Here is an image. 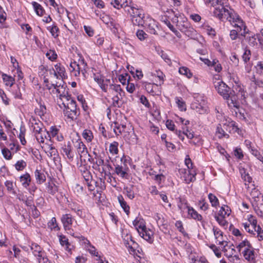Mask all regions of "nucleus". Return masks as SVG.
<instances>
[{"instance_id":"13d9d810","label":"nucleus","mask_w":263,"mask_h":263,"mask_svg":"<svg viewBox=\"0 0 263 263\" xmlns=\"http://www.w3.org/2000/svg\"><path fill=\"white\" fill-rule=\"evenodd\" d=\"M0 97L5 105L8 106L10 104V99L7 97L4 90L2 89H0Z\"/></svg>"},{"instance_id":"f8f14e48","label":"nucleus","mask_w":263,"mask_h":263,"mask_svg":"<svg viewBox=\"0 0 263 263\" xmlns=\"http://www.w3.org/2000/svg\"><path fill=\"white\" fill-rule=\"evenodd\" d=\"M61 149V154L65 158L70 161H72L73 160L74 152L70 141H69L64 143L62 146Z\"/></svg>"},{"instance_id":"a211bd4d","label":"nucleus","mask_w":263,"mask_h":263,"mask_svg":"<svg viewBox=\"0 0 263 263\" xmlns=\"http://www.w3.org/2000/svg\"><path fill=\"white\" fill-rule=\"evenodd\" d=\"M134 3L131 0H114L111 2V4L114 8L118 9L123 8L124 10L127 9Z\"/></svg>"},{"instance_id":"de8ad7c7","label":"nucleus","mask_w":263,"mask_h":263,"mask_svg":"<svg viewBox=\"0 0 263 263\" xmlns=\"http://www.w3.org/2000/svg\"><path fill=\"white\" fill-rule=\"evenodd\" d=\"M11 91L15 99H22V92L21 91V89H20V86L18 85L14 86L12 88Z\"/></svg>"},{"instance_id":"a878e982","label":"nucleus","mask_w":263,"mask_h":263,"mask_svg":"<svg viewBox=\"0 0 263 263\" xmlns=\"http://www.w3.org/2000/svg\"><path fill=\"white\" fill-rule=\"evenodd\" d=\"M31 126L32 128L34 135L35 134H37L42 132L43 130H46L43 124L39 120H36L35 119H32L31 121Z\"/></svg>"},{"instance_id":"774afa93","label":"nucleus","mask_w":263,"mask_h":263,"mask_svg":"<svg viewBox=\"0 0 263 263\" xmlns=\"http://www.w3.org/2000/svg\"><path fill=\"white\" fill-rule=\"evenodd\" d=\"M254 233L257 234V236L259 241L263 240V230L259 226L256 227V229H254Z\"/></svg>"},{"instance_id":"6e6552de","label":"nucleus","mask_w":263,"mask_h":263,"mask_svg":"<svg viewBox=\"0 0 263 263\" xmlns=\"http://www.w3.org/2000/svg\"><path fill=\"white\" fill-rule=\"evenodd\" d=\"M63 112L65 117L71 120H76L80 114V109L77 108L76 102L70 104L69 106L65 107Z\"/></svg>"},{"instance_id":"9b49d317","label":"nucleus","mask_w":263,"mask_h":263,"mask_svg":"<svg viewBox=\"0 0 263 263\" xmlns=\"http://www.w3.org/2000/svg\"><path fill=\"white\" fill-rule=\"evenodd\" d=\"M205 4L214 7L213 12V15L216 17L215 12L216 9H221L222 8L224 10H228L230 7L227 5L228 0H203Z\"/></svg>"},{"instance_id":"680f3d73","label":"nucleus","mask_w":263,"mask_h":263,"mask_svg":"<svg viewBox=\"0 0 263 263\" xmlns=\"http://www.w3.org/2000/svg\"><path fill=\"white\" fill-rule=\"evenodd\" d=\"M191 263H209L204 257L194 256L191 258Z\"/></svg>"},{"instance_id":"69168bd1","label":"nucleus","mask_w":263,"mask_h":263,"mask_svg":"<svg viewBox=\"0 0 263 263\" xmlns=\"http://www.w3.org/2000/svg\"><path fill=\"white\" fill-rule=\"evenodd\" d=\"M178 207L181 211L187 209V212L189 211V208H191L185 200H180V202L178 204Z\"/></svg>"},{"instance_id":"6e6d98bb","label":"nucleus","mask_w":263,"mask_h":263,"mask_svg":"<svg viewBox=\"0 0 263 263\" xmlns=\"http://www.w3.org/2000/svg\"><path fill=\"white\" fill-rule=\"evenodd\" d=\"M49 135H48V137L49 139L51 140V138H54L56 136L60 133L59 129L57 127L55 126H52L50 127V129L49 131Z\"/></svg>"},{"instance_id":"1a4fd4ad","label":"nucleus","mask_w":263,"mask_h":263,"mask_svg":"<svg viewBox=\"0 0 263 263\" xmlns=\"http://www.w3.org/2000/svg\"><path fill=\"white\" fill-rule=\"evenodd\" d=\"M61 220L65 230L68 233L73 235V228H76V226H73L74 219L72 218V216L68 214H64L62 216Z\"/></svg>"},{"instance_id":"bf43d9fd","label":"nucleus","mask_w":263,"mask_h":263,"mask_svg":"<svg viewBox=\"0 0 263 263\" xmlns=\"http://www.w3.org/2000/svg\"><path fill=\"white\" fill-rule=\"evenodd\" d=\"M179 72L182 75L185 76L187 78H191L193 74L190 69L186 67H181L179 69Z\"/></svg>"},{"instance_id":"412c9836","label":"nucleus","mask_w":263,"mask_h":263,"mask_svg":"<svg viewBox=\"0 0 263 263\" xmlns=\"http://www.w3.org/2000/svg\"><path fill=\"white\" fill-rule=\"evenodd\" d=\"M245 258L250 263H255L256 254L255 253L254 248L251 246L249 249H245L242 251Z\"/></svg>"},{"instance_id":"c85d7f7f","label":"nucleus","mask_w":263,"mask_h":263,"mask_svg":"<svg viewBox=\"0 0 263 263\" xmlns=\"http://www.w3.org/2000/svg\"><path fill=\"white\" fill-rule=\"evenodd\" d=\"M124 244L130 254L135 253V248L137 244L132 239L131 236H127V239H124Z\"/></svg>"},{"instance_id":"6ab92c4d","label":"nucleus","mask_w":263,"mask_h":263,"mask_svg":"<svg viewBox=\"0 0 263 263\" xmlns=\"http://www.w3.org/2000/svg\"><path fill=\"white\" fill-rule=\"evenodd\" d=\"M244 37L248 45L253 47H257L258 43L257 39L259 37L257 35H255L254 33L251 32L249 30V33L245 34V36H242Z\"/></svg>"},{"instance_id":"0eeeda50","label":"nucleus","mask_w":263,"mask_h":263,"mask_svg":"<svg viewBox=\"0 0 263 263\" xmlns=\"http://www.w3.org/2000/svg\"><path fill=\"white\" fill-rule=\"evenodd\" d=\"M32 254L36 258L39 263H50L46 256V253L42 248L37 244L32 243L30 246Z\"/></svg>"},{"instance_id":"393cba45","label":"nucleus","mask_w":263,"mask_h":263,"mask_svg":"<svg viewBox=\"0 0 263 263\" xmlns=\"http://www.w3.org/2000/svg\"><path fill=\"white\" fill-rule=\"evenodd\" d=\"M48 135H49V132L46 129L37 134H35L34 136L38 143H39L41 146L43 145L44 143H46L47 140H51L49 139Z\"/></svg>"},{"instance_id":"f704fd0d","label":"nucleus","mask_w":263,"mask_h":263,"mask_svg":"<svg viewBox=\"0 0 263 263\" xmlns=\"http://www.w3.org/2000/svg\"><path fill=\"white\" fill-rule=\"evenodd\" d=\"M146 90L148 92L152 93L153 95H156L157 90L158 89V85L155 84H151L148 82L144 83Z\"/></svg>"},{"instance_id":"9d476101","label":"nucleus","mask_w":263,"mask_h":263,"mask_svg":"<svg viewBox=\"0 0 263 263\" xmlns=\"http://www.w3.org/2000/svg\"><path fill=\"white\" fill-rule=\"evenodd\" d=\"M214 85L218 93L223 97V98H228L229 93L231 91L230 88L220 80L214 82Z\"/></svg>"},{"instance_id":"c756f323","label":"nucleus","mask_w":263,"mask_h":263,"mask_svg":"<svg viewBox=\"0 0 263 263\" xmlns=\"http://www.w3.org/2000/svg\"><path fill=\"white\" fill-rule=\"evenodd\" d=\"M133 224L138 233L140 230L143 229L146 227L144 220L140 217H136L133 221Z\"/></svg>"},{"instance_id":"4468645a","label":"nucleus","mask_w":263,"mask_h":263,"mask_svg":"<svg viewBox=\"0 0 263 263\" xmlns=\"http://www.w3.org/2000/svg\"><path fill=\"white\" fill-rule=\"evenodd\" d=\"M41 147L50 158H54L55 156L58 154V151L53 146L51 140H47L46 143H44L43 145H41Z\"/></svg>"},{"instance_id":"338daca9","label":"nucleus","mask_w":263,"mask_h":263,"mask_svg":"<svg viewBox=\"0 0 263 263\" xmlns=\"http://www.w3.org/2000/svg\"><path fill=\"white\" fill-rule=\"evenodd\" d=\"M251 247V245L250 242L247 239H245L238 245L237 248L239 249V251L240 252L242 249H249Z\"/></svg>"},{"instance_id":"bb28decb","label":"nucleus","mask_w":263,"mask_h":263,"mask_svg":"<svg viewBox=\"0 0 263 263\" xmlns=\"http://www.w3.org/2000/svg\"><path fill=\"white\" fill-rule=\"evenodd\" d=\"M57 93L59 96V98H60L68 93V88H67L66 85L64 84H60L59 85L56 84L55 86H54L53 93Z\"/></svg>"},{"instance_id":"5701e85b","label":"nucleus","mask_w":263,"mask_h":263,"mask_svg":"<svg viewBox=\"0 0 263 263\" xmlns=\"http://www.w3.org/2000/svg\"><path fill=\"white\" fill-rule=\"evenodd\" d=\"M143 26H144L147 31L150 33L155 34L157 32L156 28L157 25L155 21L151 18H147L144 20V24Z\"/></svg>"},{"instance_id":"79ce46f5","label":"nucleus","mask_w":263,"mask_h":263,"mask_svg":"<svg viewBox=\"0 0 263 263\" xmlns=\"http://www.w3.org/2000/svg\"><path fill=\"white\" fill-rule=\"evenodd\" d=\"M202 28L204 31L209 35L213 37L216 34V31L214 29L211 27L209 24L204 23L202 25Z\"/></svg>"},{"instance_id":"e2e57ef3","label":"nucleus","mask_w":263,"mask_h":263,"mask_svg":"<svg viewBox=\"0 0 263 263\" xmlns=\"http://www.w3.org/2000/svg\"><path fill=\"white\" fill-rule=\"evenodd\" d=\"M251 56V52L250 50L246 48L245 49V51L243 53V55L242 56L243 61L245 63H247L248 62H249L250 58Z\"/></svg>"},{"instance_id":"f03ea898","label":"nucleus","mask_w":263,"mask_h":263,"mask_svg":"<svg viewBox=\"0 0 263 263\" xmlns=\"http://www.w3.org/2000/svg\"><path fill=\"white\" fill-rule=\"evenodd\" d=\"M125 12L130 15L132 23L136 26H143L144 24V13L142 9L139 8L136 5L133 4Z\"/></svg>"},{"instance_id":"ea45409f","label":"nucleus","mask_w":263,"mask_h":263,"mask_svg":"<svg viewBox=\"0 0 263 263\" xmlns=\"http://www.w3.org/2000/svg\"><path fill=\"white\" fill-rule=\"evenodd\" d=\"M224 128H222L220 124H219L217 126L216 131V136L219 139H221L222 138H228L229 136L227 134L224 130Z\"/></svg>"},{"instance_id":"58836bf2","label":"nucleus","mask_w":263,"mask_h":263,"mask_svg":"<svg viewBox=\"0 0 263 263\" xmlns=\"http://www.w3.org/2000/svg\"><path fill=\"white\" fill-rule=\"evenodd\" d=\"M4 184L6 187L7 191L13 195H16V192L14 189L15 184L12 180H6Z\"/></svg>"},{"instance_id":"e433bc0d","label":"nucleus","mask_w":263,"mask_h":263,"mask_svg":"<svg viewBox=\"0 0 263 263\" xmlns=\"http://www.w3.org/2000/svg\"><path fill=\"white\" fill-rule=\"evenodd\" d=\"M125 127L126 126L125 125H119L117 122L114 123V125H111V128L117 136L121 134L125 130Z\"/></svg>"},{"instance_id":"4be33fe9","label":"nucleus","mask_w":263,"mask_h":263,"mask_svg":"<svg viewBox=\"0 0 263 263\" xmlns=\"http://www.w3.org/2000/svg\"><path fill=\"white\" fill-rule=\"evenodd\" d=\"M139 235L149 243H152L154 241V232L149 229L145 227L144 229L140 230L138 233Z\"/></svg>"},{"instance_id":"052dcab7","label":"nucleus","mask_w":263,"mask_h":263,"mask_svg":"<svg viewBox=\"0 0 263 263\" xmlns=\"http://www.w3.org/2000/svg\"><path fill=\"white\" fill-rule=\"evenodd\" d=\"M231 210L228 206H222L219 211L218 214L219 215L223 216H229L230 214Z\"/></svg>"},{"instance_id":"2f4dec72","label":"nucleus","mask_w":263,"mask_h":263,"mask_svg":"<svg viewBox=\"0 0 263 263\" xmlns=\"http://www.w3.org/2000/svg\"><path fill=\"white\" fill-rule=\"evenodd\" d=\"M77 152L80 155V158H82L83 156H86L87 155H89L88 154L87 148L84 143L81 141H77Z\"/></svg>"},{"instance_id":"a18cd8bd","label":"nucleus","mask_w":263,"mask_h":263,"mask_svg":"<svg viewBox=\"0 0 263 263\" xmlns=\"http://www.w3.org/2000/svg\"><path fill=\"white\" fill-rule=\"evenodd\" d=\"M27 166V162L24 160H17L14 164L15 169L18 171H23Z\"/></svg>"},{"instance_id":"c03bdc74","label":"nucleus","mask_w":263,"mask_h":263,"mask_svg":"<svg viewBox=\"0 0 263 263\" xmlns=\"http://www.w3.org/2000/svg\"><path fill=\"white\" fill-rule=\"evenodd\" d=\"M47 225L48 228H49L51 231H58L60 229L55 217H52L48 222Z\"/></svg>"},{"instance_id":"09e8293b","label":"nucleus","mask_w":263,"mask_h":263,"mask_svg":"<svg viewBox=\"0 0 263 263\" xmlns=\"http://www.w3.org/2000/svg\"><path fill=\"white\" fill-rule=\"evenodd\" d=\"M239 172L243 181L246 182H251L252 178L249 176V174L246 172V170L243 167H240Z\"/></svg>"},{"instance_id":"37998d69","label":"nucleus","mask_w":263,"mask_h":263,"mask_svg":"<svg viewBox=\"0 0 263 263\" xmlns=\"http://www.w3.org/2000/svg\"><path fill=\"white\" fill-rule=\"evenodd\" d=\"M34 176L36 180V182L39 184H42L46 180V177L44 173L40 171L36 170L34 172Z\"/></svg>"},{"instance_id":"603ef678","label":"nucleus","mask_w":263,"mask_h":263,"mask_svg":"<svg viewBox=\"0 0 263 263\" xmlns=\"http://www.w3.org/2000/svg\"><path fill=\"white\" fill-rule=\"evenodd\" d=\"M115 172L122 178H125L127 175L126 170L123 168V166L119 165L116 166Z\"/></svg>"},{"instance_id":"423d86ee","label":"nucleus","mask_w":263,"mask_h":263,"mask_svg":"<svg viewBox=\"0 0 263 263\" xmlns=\"http://www.w3.org/2000/svg\"><path fill=\"white\" fill-rule=\"evenodd\" d=\"M172 21L173 23L176 24L179 30L184 32L188 36H191L194 34L195 30L190 27V24L187 21H179L176 15L172 18Z\"/></svg>"},{"instance_id":"3c124183","label":"nucleus","mask_w":263,"mask_h":263,"mask_svg":"<svg viewBox=\"0 0 263 263\" xmlns=\"http://www.w3.org/2000/svg\"><path fill=\"white\" fill-rule=\"evenodd\" d=\"M216 220L222 227H227L228 222L225 219V216L219 215L218 214L214 216Z\"/></svg>"},{"instance_id":"7c9ffc66","label":"nucleus","mask_w":263,"mask_h":263,"mask_svg":"<svg viewBox=\"0 0 263 263\" xmlns=\"http://www.w3.org/2000/svg\"><path fill=\"white\" fill-rule=\"evenodd\" d=\"M2 77L3 80V82L6 86H9L10 87H12L14 84L15 83V76L14 77L9 76L7 74L2 73Z\"/></svg>"},{"instance_id":"b1692460","label":"nucleus","mask_w":263,"mask_h":263,"mask_svg":"<svg viewBox=\"0 0 263 263\" xmlns=\"http://www.w3.org/2000/svg\"><path fill=\"white\" fill-rule=\"evenodd\" d=\"M31 180V176L28 172H25L18 177V180L21 185L23 187L26 189H27L30 185Z\"/></svg>"},{"instance_id":"473e14b6","label":"nucleus","mask_w":263,"mask_h":263,"mask_svg":"<svg viewBox=\"0 0 263 263\" xmlns=\"http://www.w3.org/2000/svg\"><path fill=\"white\" fill-rule=\"evenodd\" d=\"M108 91L113 96H118L120 93H121V95L124 94V92L121 89L120 85L118 84H112L109 85Z\"/></svg>"},{"instance_id":"49530a36","label":"nucleus","mask_w":263,"mask_h":263,"mask_svg":"<svg viewBox=\"0 0 263 263\" xmlns=\"http://www.w3.org/2000/svg\"><path fill=\"white\" fill-rule=\"evenodd\" d=\"M82 137L87 142L92 141L93 138V133L90 129H84L82 134Z\"/></svg>"},{"instance_id":"8fccbe9b","label":"nucleus","mask_w":263,"mask_h":263,"mask_svg":"<svg viewBox=\"0 0 263 263\" xmlns=\"http://www.w3.org/2000/svg\"><path fill=\"white\" fill-rule=\"evenodd\" d=\"M118 142L114 141L110 143L109 146V153L112 155H116L118 154Z\"/></svg>"},{"instance_id":"7ed1b4c3","label":"nucleus","mask_w":263,"mask_h":263,"mask_svg":"<svg viewBox=\"0 0 263 263\" xmlns=\"http://www.w3.org/2000/svg\"><path fill=\"white\" fill-rule=\"evenodd\" d=\"M229 96L228 98H224L227 100L229 107L231 108H235L238 109L240 106L239 100H243L245 98V92L239 87L238 92H236L233 90L229 93Z\"/></svg>"},{"instance_id":"20e7f679","label":"nucleus","mask_w":263,"mask_h":263,"mask_svg":"<svg viewBox=\"0 0 263 263\" xmlns=\"http://www.w3.org/2000/svg\"><path fill=\"white\" fill-rule=\"evenodd\" d=\"M191 108L200 114H204L208 111L205 101L203 97L199 95H196L194 97Z\"/></svg>"},{"instance_id":"72a5a7b5","label":"nucleus","mask_w":263,"mask_h":263,"mask_svg":"<svg viewBox=\"0 0 263 263\" xmlns=\"http://www.w3.org/2000/svg\"><path fill=\"white\" fill-rule=\"evenodd\" d=\"M47 29L50 32L53 38L57 39L59 36L60 29L57 26L55 23H53L52 25L47 27Z\"/></svg>"},{"instance_id":"dca6fc26","label":"nucleus","mask_w":263,"mask_h":263,"mask_svg":"<svg viewBox=\"0 0 263 263\" xmlns=\"http://www.w3.org/2000/svg\"><path fill=\"white\" fill-rule=\"evenodd\" d=\"M213 231L217 242L220 246H223L224 247V250L227 251L226 247L228 242L223 239V232L218 228L216 227H213Z\"/></svg>"},{"instance_id":"0e129e2a","label":"nucleus","mask_w":263,"mask_h":263,"mask_svg":"<svg viewBox=\"0 0 263 263\" xmlns=\"http://www.w3.org/2000/svg\"><path fill=\"white\" fill-rule=\"evenodd\" d=\"M2 153L6 160H11L12 158V154L7 148H3L2 149Z\"/></svg>"},{"instance_id":"ddd939ff","label":"nucleus","mask_w":263,"mask_h":263,"mask_svg":"<svg viewBox=\"0 0 263 263\" xmlns=\"http://www.w3.org/2000/svg\"><path fill=\"white\" fill-rule=\"evenodd\" d=\"M179 173L181 177L186 183H190L196 180V172L195 169L187 170L186 168L179 170Z\"/></svg>"},{"instance_id":"39448f33","label":"nucleus","mask_w":263,"mask_h":263,"mask_svg":"<svg viewBox=\"0 0 263 263\" xmlns=\"http://www.w3.org/2000/svg\"><path fill=\"white\" fill-rule=\"evenodd\" d=\"M71 66L73 67V69L76 68H77V71H75V77L79 76L81 73L84 78H87L89 67L82 55H79V59L78 62L74 61L71 63Z\"/></svg>"},{"instance_id":"aec40b11","label":"nucleus","mask_w":263,"mask_h":263,"mask_svg":"<svg viewBox=\"0 0 263 263\" xmlns=\"http://www.w3.org/2000/svg\"><path fill=\"white\" fill-rule=\"evenodd\" d=\"M75 102L76 101L72 99L71 96L68 93L59 98L58 100V103L61 108H63V107L64 108L69 106L70 104Z\"/></svg>"},{"instance_id":"864d4df0","label":"nucleus","mask_w":263,"mask_h":263,"mask_svg":"<svg viewBox=\"0 0 263 263\" xmlns=\"http://www.w3.org/2000/svg\"><path fill=\"white\" fill-rule=\"evenodd\" d=\"M208 198L210 200V203H211V205L213 207L217 208V206H219V200L215 195L212 193H210L208 195Z\"/></svg>"},{"instance_id":"4d7b16f0","label":"nucleus","mask_w":263,"mask_h":263,"mask_svg":"<svg viewBox=\"0 0 263 263\" xmlns=\"http://www.w3.org/2000/svg\"><path fill=\"white\" fill-rule=\"evenodd\" d=\"M175 100L179 109L181 111H185L186 110V105L182 99L179 97H176Z\"/></svg>"},{"instance_id":"f3484780","label":"nucleus","mask_w":263,"mask_h":263,"mask_svg":"<svg viewBox=\"0 0 263 263\" xmlns=\"http://www.w3.org/2000/svg\"><path fill=\"white\" fill-rule=\"evenodd\" d=\"M223 127L224 129L228 131L229 133H237L239 134L240 129L236 124V122L231 119H226L223 123Z\"/></svg>"},{"instance_id":"c9c22d12","label":"nucleus","mask_w":263,"mask_h":263,"mask_svg":"<svg viewBox=\"0 0 263 263\" xmlns=\"http://www.w3.org/2000/svg\"><path fill=\"white\" fill-rule=\"evenodd\" d=\"M187 212L189 215H190L192 218L200 221L202 220V216L198 214L193 208H189V211Z\"/></svg>"},{"instance_id":"f257e3e1","label":"nucleus","mask_w":263,"mask_h":263,"mask_svg":"<svg viewBox=\"0 0 263 263\" xmlns=\"http://www.w3.org/2000/svg\"><path fill=\"white\" fill-rule=\"evenodd\" d=\"M216 18L220 21L226 20L235 28L239 31L240 36H245V34L249 33V29L247 28L245 22L241 17L230 7L228 10H224L222 8L221 9H216L215 12Z\"/></svg>"},{"instance_id":"2eb2a0df","label":"nucleus","mask_w":263,"mask_h":263,"mask_svg":"<svg viewBox=\"0 0 263 263\" xmlns=\"http://www.w3.org/2000/svg\"><path fill=\"white\" fill-rule=\"evenodd\" d=\"M50 73L57 79H65L66 77L65 68L61 63H57L50 70Z\"/></svg>"},{"instance_id":"cd10ccee","label":"nucleus","mask_w":263,"mask_h":263,"mask_svg":"<svg viewBox=\"0 0 263 263\" xmlns=\"http://www.w3.org/2000/svg\"><path fill=\"white\" fill-rule=\"evenodd\" d=\"M59 241L61 245L63 247L66 251L69 253H71V248L72 246L69 243L68 239L64 235H59Z\"/></svg>"},{"instance_id":"4c0bfd02","label":"nucleus","mask_w":263,"mask_h":263,"mask_svg":"<svg viewBox=\"0 0 263 263\" xmlns=\"http://www.w3.org/2000/svg\"><path fill=\"white\" fill-rule=\"evenodd\" d=\"M118 200L124 211L128 215L129 213L130 208L128 205H127L126 202L124 200L123 196L121 195L118 196Z\"/></svg>"},{"instance_id":"a19ab883","label":"nucleus","mask_w":263,"mask_h":263,"mask_svg":"<svg viewBox=\"0 0 263 263\" xmlns=\"http://www.w3.org/2000/svg\"><path fill=\"white\" fill-rule=\"evenodd\" d=\"M32 5L37 15L42 16L44 14L45 10L40 4L36 2H32Z\"/></svg>"},{"instance_id":"5fc2aeb1","label":"nucleus","mask_w":263,"mask_h":263,"mask_svg":"<svg viewBox=\"0 0 263 263\" xmlns=\"http://www.w3.org/2000/svg\"><path fill=\"white\" fill-rule=\"evenodd\" d=\"M161 21L163 22L170 29L174 32L176 35H177V34L179 33L177 30L175 29L173 25L171 24L170 21L167 18L166 16H164L162 17Z\"/></svg>"}]
</instances>
